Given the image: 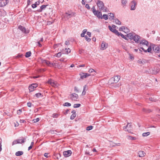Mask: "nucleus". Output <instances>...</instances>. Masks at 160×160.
Listing matches in <instances>:
<instances>
[{
	"instance_id": "1",
	"label": "nucleus",
	"mask_w": 160,
	"mask_h": 160,
	"mask_svg": "<svg viewBox=\"0 0 160 160\" xmlns=\"http://www.w3.org/2000/svg\"><path fill=\"white\" fill-rule=\"evenodd\" d=\"M126 36L131 40H133L136 43L139 42V40L141 38L139 36L132 32L127 34Z\"/></svg>"
},
{
	"instance_id": "2",
	"label": "nucleus",
	"mask_w": 160,
	"mask_h": 160,
	"mask_svg": "<svg viewBox=\"0 0 160 160\" xmlns=\"http://www.w3.org/2000/svg\"><path fill=\"white\" fill-rule=\"evenodd\" d=\"M97 4L101 11H102L103 12H105L108 11L107 8L104 6V3L102 1L99 0H98Z\"/></svg>"
},
{
	"instance_id": "3",
	"label": "nucleus",
	"mask_w": 160,
	"mask_h": 160,
	"mask_svg": "<svg viewBox=\"0 0 160 160\" xmlns=\"http://www.w3.org/2000/svg\"><path fill=\"white\" fill-rule=\"evenodd\" d=\"M92 9L93 13L95 16H96L98 18L102 19V13L98 10L96 11L94 6H93Z\"/></svg>"
},
{
	"instance_id": "4",
	"label": "nucleus",
	"mask_w": 160,
	"mask_h": 160,
	"mask_svg": "<svg viewBox=\"0 0 160 160\" xmlns=\"http://www.w3.org/2000/svg\"><path fill=\"white\" fill-rule=\"evenodd\" d=\"M130 10H134L136 8L137 2L135 0H133L130 3Z\"/></svg>"
},
{
	"instance_id": "5",
	"label": "nucleus",
	"mask_w": 160,
	"mask_h": 160,
	"mask_svg": "<svg viewBox=\"0 0 160 160\" xmlns=\"http://www.w3.org/2000/svg\"><path fill=\"white\" fill-rule=\"evenodd\" d=\"M26 139L24 138H22L21 139H18L16 140H14L12 143V145L17 144L18 143H23L25 141Z\"/></svg>"
},
{
	"instance_id": "6",
	"label": "nucleus",
	"mask_w": 160,
	"mask_h": 160,
	"mask_svg": "<svg viewBox=\"0 0 160 160\" xmlns=\"http://www.w3.org/2000/svg\"><path fill=\"white\" fill-rule=\"evenodd\" d=\"M74 16V13L72 12L68 11V12H66L64 15V17L67 19L69 18Z\"/></svg>"
},
{
	"instance_id": "7",
	"label": "nucleus",
	"mask_w": 160,
	"mask_h": 160,
	"mask_svg": "<svg viewBox=\"0 0 160 160\" xmlns=\"http://www.w3.org/2000/svg\"><path fill=\"white\" fill-rule=\"evenodd\" d=\"M48 83L54 87H57L59 85V84L56 82L54 81L52 79L49 80L48 81Z\"/></svg>"
},
{
	"instance_id": "8",
	"label": "nucleus",
	"mask_w": 160,
	"mask_h": 160,
	"mask_svg": "<svg viewBox=\"0 0 160 160\" xmlns=\"http://www.w3.org/2000/svg\"><path fill=\"white\" fill-rule=\"evenodd\" d=\"M38 86V84L37 83L32 84L29 86L28 88L30 92L33 91L35 88H36Z\"/></svg>"
},
{
	"instance_id": "9",
	"label": "nucleus",
	"mask_w": 160,
	"mask_h": 160,
	"mask_svg": "<svg viewBox=\"0 0 160 160\" xmlns=\"http://www.w3.org/2000/svg\"><path fill=\"white\" fill-rule=\"evenodd\" d=\"M160 70V69L159 68L156 67L153 68L150 71L152 73V74H157L159 71Z\"/></svg>"
},
{
	"instance_id": "10",
	"label": "nucleus",
	"mask_w": 160,
	"mask_h": 160,
	"mask_svg": "<svg viewBox=\"0 0 160 160\" xmlns=\"http://www.w3.org/2000/svg\"><path fill=\"white\" fill-rule=\"evenodd\" d=\"M70 98L73 100H77V99L78 98V95L76 94L75 93H73L72 94H71L70 95Z\"/></svg>"
},
{
	"instance_id": "11",
	"label": "nucleus",
	"mask_w": 160,
	"mask_h": 160,
	"mask_svg": "<svg viewBox=\"0 0 160 160\" xmlns=\"http://www.w3.org/2000/svg\"><path fill=\"white\" fill-rule=\"evenodd\" d=\"M160 45H155L153 47V49L155 52H159L160 50Z\"/></svg>"
},
{
	"instance_id": "12",
	"label": "nucleus",
	"mask_w": 160,
	"mask_h": 160,
	"mask_svg": "<svg viewBox=\"0 0 160 160\" xmlns=\"http://www.w3.org/2000/svg\"><path fill=\"white\" fill-rule=\"evenodd\" d=\"M72 154V152L71 150H68L67 151H65L63 152V154L65 157H68L70 156Z\"/></svg>"
},
{
	"instance_id": "13",
	"label": "nucleus",
	"mask_w": 160,
	"mask_h": 160,
	"mask_svg": "<svg viewBox=\"0 0 160 160\" xmlns=\"http://www.w3.org/2000/svg\"><path fill=\"white\" fill-rule=\"evenodd\" d=\"M18 28L23 33L26 34L29 33V31L26 30L25 28L21 26H20L18 27Z\"/></svg>"
},
{
	"instance_id": "14",
	"label": "nucleus",
	"mask_w": 160,
	"mask_h": 160,
	"mask_svg": "<svg viewBox=\"0 0 160 160\" xmlns=\"http://www.w3.org/2000/svg\"><path fill=\"white\" fill-rule=\"evenodd\" d=\"M139 43L143 45H146L148 47L149 46V43L145 39H142L139 41Z\"/></svg>"
},
{
	"instance_id": "15",
	"label": "nucleus",
	"mask_w": 160,
	"mask_h": 160,
	"mask_svg": "<svg viewBox=\"0 0 160 160\" xmlns=\"http://www.w3.org/2000/svg\"><path fill=\"white\" fill-rule=\"evenodd\" d=\"M120 77L119 76H116L114 77L113 79L112 78H111V79L110 80V81L113 80L114 82L113 83H117L118 82L119 80L120 79Z\"/></svg>"
},
{
	"instance_id": "16",
	"label": "nucleus",
	"mask_w": 160,
	"mask_h": 160,
	"mask_svg": "<svg viewBox=\"0 0 160 160\" xmlns=\"http://www.w3.org/2000/svg\"><path fill=\"white\" fill-rule=\"evenodd\" d=\"M108 27L110 30L114 33L116 35H117V34H119V32H118L117 30L115 29H114L112 28L111 26L109 25L108 26Z\"/></svg>"
},
{
	"instance_id": "17",
	"label": "nucleus",
	"mask_w": 160,
	"mask_h": 160,
	"mask_svg": "<svg viewBox=\"0 0 160 160\" xmlns=\"http://www.w3.org/2000/svg\"><path fill=\"white\" fill-rule=\"evenodd\" d=\"M8 0H1L0 2V7H3L7 4Z\"/></svg>"
},
{
	"instance_id": "18",
	"label": "nucleus",
	"mask_w": 160,
	"mask_h": 160,
	"mask_svg": "<svg viewBox=\"0 0 160 160\" xmlns=\"http://www.w3.org/2000/svg\"><path fill=\"white\" fill-rule=\"evenodd\" d=\"M108 46V44L102 41L101 45V49L103 50L105 49Z\"/></svg>"
},
{
	"instance_id": "19",
	"label": "nucleus",
	"mask_w": 160,
	"mask_h": 160,
	"mask_svg": "<svg viewBox=\"0 0 160 160\" xmlns=\"http://www.w3.org/2000/svg\"><path fill=\"white\" fill-rule=\"evenodd\" d=\"M127 127V129L125 130V131H127L131 133V131L132 130L131 124L130 123H128Z\"/></svg>"
},
{
	"instance_id": "20",
	"label": "nucleus",
	"mask_w": 160,
	"mask_h": 160,
	"mask_svg": "<svg viewBox=\"0 0 160 160\" xmlns=\"http://www.w3.org/2000/svg\"><path fill=\"white\" fill-rule=\"evenodd\" d=\"M48 6V5H42L40 7V9L37 10V11L38 12H41L43 10H45V9L46 8V7Z\"/></svg>"
},
{
	"instance_id": "21",
	"label": "nucleus",
	"mask_w": 160,
	"mask_h": 160,
	"mask_svg": "<svg viewBox=\"0 0 160 160\" xmlns=\"http://www.w3.org/2000/svg\"><path fill=\"white\" fill-rule=\"evenodd\" d=\"M80 75L81 78V79H83L90 76V74L88 73H83L82 74H81Z\"/></svg>"
},
{
	"instance_id": "22",
	"label": "nucleus",
	"mask_w": 160,
	"mask_h": 160,
	"mask_svg": "<svg viewBox=\"0 0 160 160\" xmlns=\"http://www.w3.org/2000/svg\"><path fill=\"white\" fill-rule=\"evenodd\" d=\"M88 89V86L86 85H85L83 87V91L82 93V95H84L86 93V91Z\"/></svg>"
},
{
	"instance_id": "23",
	"label": "nucleus",
	"mask_w": 160,
	"mask_h": 160,
	"mask_svg": "<svg viewBox=\"0 0 160 160\" xmlns=\"http://www.w3.org/2000/svg\"><path fill=\"white\" fill-rule=\"evenodd\" d=\"M145 154L144 152L141 151H139L138 152V156L140 157H143L145 156Z\"/></svg>"
},
{
	"instance_id": "24",
	"label": "nucleus",
	"mask_w": 160,
	"mask_h": 160,
	"mask_svg": "<svg viewBox=\"0 0 160 160\" xmlns=\"http://www.w3.org/2000/svg\"><path fill=\"white\" fill-rule=\"evenodd\" d=\"M117 35L118 36H119L120 35L122 37V38L125 39L126 40H128V38H127V36H126V35L125 36L120 32H119V34H117Z\"/></svg>"
},
{
	"instance_id": "25",
	"label": "nucleus",
	"mask_w": 160,
	"mask_h": 160,
	"mask_svg": "<svg viewBox=\"0 0 160 160\" xmlns=\"http://www.w3.org/2000/svg\"><path fill=\"white\" fill-rule=\"evenodd\" d=\"M23 154V152L22 151L17 152L15 153V155L17 156H19L22 155Z\"/></svg>"
},
{
	"instance_id": "26",
	"label": "nucleus",
	"mask_w": 160,
	"mask_h": 160,
	"mask_svg": "<svg viewBox=\"0 0 160 160\" xmlns=\"http://www.w3.org/2000/svg\"><path fill=\"white\" fill-rule=\"evenodd\" d=\"M109 18L110 20H112L114 19V14L113 13H109Z\"/></svg>"
},
{
	"instance_id": "27",
	"label": "nucleus",
	"mask_w": 160,
	"mask_h": 160,
	"mask_svg": "<svg viewBox=\"0 0 160 160\" xmlns=\"http://www.w3.org/2000/svg\"><path fill=\"white\" fill-rule=\"evenodd\" d=\"M123 29V32L126 33H127L129 32V30L127 27H124Z\"/></svg>"
},
{
	"instance_id": "28",
	"label": "nucleus",
	"mask_w": 160,
	"mask_h": 160,
	"mask_svg": "<svg viewBox=\"0 0 160 160\" xmlns=\"http://www.w3.org/2000/svg\"><path fill=\"white\" fill-rule=\"evenodd\" d=\"M87 31V30L86 29H84L82 31V32L81 34V37H84L85 36V34L86 33Z\"/></svg>"
},
{
	"instance_id": "29",
	"label": "nucleus",
	"mask_w": 160,
	"mask_h": 160,
	"mask_svg": "<svg viewBox=\"0 0 160 160\" xmlns=\"http://www.w3.org/2000/svg\"><path fill=\"white\" fill-rule=\"evenodd\" d=\"M114 22L115 23L117 24L121 25V22L118 19H116L114 20Z\"/></svg>"
},
{
	"instance_id": "30",
	"label": "nucleus",
	"mask_w": 160,
	"mask_h": 160,
	"mask_svg": "<svg viewBox=\"0 0 160 160\" xmlns=\"http://www.w3.org/2000/svg\"><path fill=\"white\" fill-rule=\"evenodd\" d=\"M31 52L30 51L26 53V55H25V57L26 58H28L31 56Z\"/></svg>"
},
{
	"instance_id": "31",
	"label": "nucleus",
	"mask_w": 160,
	"mask_h": 160,
	"mask_svg": "<svg viewBox=\"0 0 160 160\" xmlns=\"http://www.w3.org/2000/svg\"><path fill=\"white\" fill-rule=\"evenodd\" d=\"M150 134V132H147L143 133L142 135L143 137H147Z\"/></svg>"
},
{
	"instance_id": "32",
	"label": "nucleus",
	"mask_w": 160,
	"mask_h": 160,
	"mask_svg": "<svg viewBox=\"0 0 160 160\" xmlns=\"http://www.w3.org/2000/svg\"><path fill=\"white\" fill-rule=\"evenodd\" d=\"M102 17V18L104 19L105 20H107L108 18V16L106 14H104Z\"/></svg>"
},
{
	"instance_id": "33",
	"label": "nucleus",
	"mask_w": 160,
	"mask_h": 160,
	"mask_svg": "<svg viewBox=\"0 0 160 160\" xmlns=\"http://www.w3.org/2000/svg\"><path fill=\"white\" fill-rule=\"evenodd\" d=\"M127 3V0H121V3L124 6H125Z\"/></svg>"
},
{
	"instance_id": "34",
	"label": "nucleus",
	"mask_w": 160,
	"mask_h": 160,
	"mask_svg": "<svg viewBox=\"0 0 160 160\" xmlns=\"http://www.w3.org/2000/svg\"><path fill=\"white\" fill-rule=\"evenodd\" d=\"M142 111L143 112H147V113H148V112H151L152 111L150 109H145V108H143V109H142Z\"/></svg>"
},
{
	"instance_id": "35",
	"label": "nucleus",
	"mask_w": 160,
	"mask_h": 160,
	"mask_svg": "<svg viewBox=\"0 0 160 160\" xmlns=\"http://www.w3.org/2000/svg\"><path fill=\"white\" fill-rule=\"evenodd\" d=\"M93 127L92 126H90L86 128V130L87 131H89L93 128Z\"/></svg>"
},
{
	"instance_id": "36",
	"label": "nucleus",
	"mask_w": 160,
	"mask_h": 160,
	"mask_svg": "<svg viewBox=\"0 0 160 160\" xmlns=\"http://www.w3.org/2000/svg\"><path fill=\"white\" fill-rule=\"evenodd\" d=\"M63 105L64 106H71V104L69 103V102H66V103H65L63 104Z\"/></svg>"
},
{
	"instance_id": "37",
	"label": "nucleus",
	"mask_w": 160,
	"mask_h": 160,
	"mask_svg": "<svg viewBox=\"0 0 160 160\" xmlns=\"http://www.w3.org/2000/svg\"><path fill=\"white\" fill-rule=\"evenodd\" d=\"M110 145L111 146H112V147H114V146H115V145L114 144V143L113 142H110ZM119 144H120L119 143L115 144H116V145L117 146H119Z\"/></svg>"
},
{
	"instance_id": "38",
	"label": "nucleus",
	"mask_w": 160,
	"mask_h": 160,
	"mask_svg": "<svg viewBox=\"0 0 160 160\" xmlns=\"http://www.w3.org/2000/svg\"><path fill=\"white\" fill-rule=\"evenodd\" d=\"M58 115L57 113H53L52 115V117L53 118H57Z\"/></svg>"
},
{
	"instance_id": "39",
	"label": "nucleus",
	"mask_w": 160,
	"mask_h": 160,
	"mask_svg": "<svg viewBox=\"0 0 160 160\" xmlns=\"http://www.w3.org/2000/svg\"><path fill=\"white\" fill-rule=\"evenodd\" d=\"M151 50H152L151 48V47L150 46L148 48V49L147 50H146V51H145V52H149L151 51Z\"/></svg>"
},
{
	"instance_id": "40",
	"label": "nucleus",
	"mask_w": 160,
	"mask_h": 160,
	"mask_svg": "<svg viewBox=\"0 0 160 160\" xmlns=\"http://www.w3.org/2000/svg\"><path fill=\"white\" fill-rule=\"evenodd\" d=\"M81 106L80 104H75L73 105V107L74 108H78Z\"/></svg>"
},
{
	"instance_id": "41",
	"label": "nucleus",
	"mask_w": 160,
	"mask_h": 160,
	"mask_svg": "<svg viewBox=\"0 0 160 160\" xmlns=\"http://www.w3.org/2000/svg\"><path fill=\"white\" fill-rule=\"evenodd\" d=\"M45 63L48 66L51 67V63L48 61H46V62Z\"/></svg>"
},
{
	"instance_id": "42",
	"label": "nucleus",
	"mask_w": 160,
	"mask_h": 160,
	"mask_svg": "<svg viewBox=\"0 0 160 160\" xmlns=\"http://www.w3.org/2000/svg\"><path fill=\"white\" fill-rule=\"evenodd\" d=\"M35 96H36V97H37V98H39L41 96H42V94L40 93H36L35 95Z\"/></svg>"
},
{
	"instance_id": "43",
	"label": "nucleus",
	"mask_w": 160,
	"mask_h": 160,
	"mask_svg": "<svg viewBox=\"0 0 160 160\" xmlns=\"http://www.w3.org/2000/svg\"><path fill=\"white\" fill-rule=\"evenodd\" d=\"M76 116V114H72L70 117V119L71 120L73 119Z\"/></svg>"
},
{
	"instance_id": "44",
	"label": "nucleus",
	"mask_w": 160,
	"mask_h": 160,
	"mask_svg": "<svg viewBox=\"0 0 160 160\" xmlns=\"http://www.w3.org/2000/svg\"><path fill=\"white\" fill-rule=\"evenodd\" d=\"M138 63L139 64H144L145 63V62L142 60H139L138 61Z\"/></svg>"
},
{
	"instance_id": "45",
	"label": "nucleus",
	"mask_w": 160,
	"mask_h": 160,
	"mask_svg": "<svg viewBox=\"0 0 160 160\" xmlns=\"http://www.w3.org/2000/svg\"><path fill=\"white\" fill-rule=\"evenodd\" d=\"M66 48H65V49H63L62 51L61 52L62 54H67V52H66Z\"/></svg>"
},
{
	"instance_id": "46",
	"label": "nucleus",
	"mask_w": 160,
	"mask_h": 160,
	"mask_svg": "<svg viewBox=\"0 0 160 160\" xmlns=\"http://www.w3.org/2000/svg\"><path fill=\"white\" fill-rule=\"evenodd\" d=\"M84 37H85L86 40L88 42H89L91 41V39L90 38H88V37L87 35L85 36Z\"/></svg>"
},
{
	"instance_id": "47",
	"label": "nucleus",
	"mask_w": 160,
	"mask_h": 160,
	"mask_svg": "<svg viewBox=\"0 0 160 160\" xmlns=\"http://www.w3.org/2000/svg\"><path fill=\"white\" fill-rule=\"evenodd\" d=\"M22 112V109H20L18 110L17 111V113L18 115H20L21 113Z\"/></svg>"
},
{
	"instance_id": "48",
	"label": "nucleus",
	"mask_w": 160,
	"mask_h": 160,
	"mask_svg": "<svg viewBox=\"0 0 160 160\" xmlns=\"http://www.w3.org/2000/svg\"><path fill=\"white\" fill-rule=\"evenodd\" d=\"M62 53V52H59L58 53L56 54V56L58 57H60L61 56Z\"/></svg>"
},
{
	"instance_id": "49",
	"label": "nucleus",
	"mask_w": 160,
	"mask_h": 160,
	"mask_svg": "<svg viewBox=\"0 0 160 160\" xmlns=\"http://www.w3.org/2000/svg\"><path fill=\"white\" fill-rule=\"evenodd\" d=\"M39 120V119L38 118H37L36 119L33 120V121L34 122H38Z\"/></svg>"
},
{
	"instance_id": "50",
	"label": "nucleus",
	"mask_w": 160,
	"mask_h": 160,
	"mask_svg": "<svg viewBox=\"0 0 160 160\" xmlns=\"http://www.w3.org/2000/svg\"><path fill=\"white\" fill-rule=\"evenodd\" d=\"M95 72V71L92 68L90 69L88 71V72L90 73L92 72Z\"/></svg>"
},
{
	"instance_id": "51",
	"label": "nucleus",
	"mask_w": 160,
	"mask_h": 160,
	"mask_svg": "<svg viewBox=\"0 0 160 160\" xmlns=\"http://www.w3.org/2000/svg\"><path fill=\"white\" fill-rule=\"evenodd\" d=\"M60 61L62 62H65L66 60H65V59L64 58H61L59 59Z\"/></svg>"
},
{
	"instance_id": "52",
	"label": "nucleus",
	"mask_w": 160,
	"mask_h": 160,
	"mask_svg": "<svg viewBox=\"0 0 160 160\" xmlns=\"http://www.w3.org/2000/svg\"><path fill=\"white\" fill-rule=\"evenodd\" d=\"M27 106L29 107H31L32 106L31 103L30 102H28L27 103Z\"/></svg>"
},
{
	"instance_id": "53",
	"label": "nucleus",
	"mask_w": 160,
	"mask_h": 160,
	"mask_svg": "<svg viewBox=\"0 0 160 160\" xmlns=\"http://www.w3.org/2000/svg\"><path fill=\"white\" fill-rule=\"evenodd\" d=\"M85 7L86 8H87L88 9H90V7L89 6V5L88 4H87L86 5Z\"/></svg>"
},
{
	"instance_id": "54",
	"label": "nucleus",
	"mask_w": 160,
	"mask_h": 160,
	"mask_svg": "<svg viewBox=\"0 0 160 160\" xmlns=\"http://www.w3.org/2000/svg\"><path fill=\"white\" fill-rule=\"evenodd\" d=\"M66 50L67 54H68L69 53H70L71 52V50L69 48H68V49L66 48Z\"/></svg>"
},
{
	"instance_id": "55",
	"label": "nucleus",
	"mask_w": 160,
	"mask_h": 160,
	"mask_svg": "<svg viewBox=\"0 0 160 160\" xmlns=\"http://www.w3.org/2000/svg\"><path fill=\"white\" fill-rule=\"evenodd\" d=\"M87 35L89 36V37H91V33L90 32H88L87 33Z\"/></svg>"
},
{
	"instance_id": "56",
	"label": "nucleus",
	"mask_w": 160,
	"mask_h": 160,
	"mask_svg": "<svg viewBox=\"0 0 160 160\" xmlns=\"http://www.w3.org/2000/svg\"><path fill=\"white\" fill-rule=\"evenodd\" d=\"M70 42L69 41H66L65 42V44L66 45H68L69 44Z\"/></svg>"
},
{
	"instance_id": "57",
	"label": "nucleus",
	"mask_w": 160,
	"mask_h": 160,
	"mask_svg": "<svg viewBox=\"0 0 160 160\" xmlns=\"http://www.w3.org/2000/svg\"><path fill=\"white\" fill-rule=\"evenodd\" d=\"M32 8H34L37 7V6L35 4V3H34L32 5Z\"/></svg>"
},
{
	"instance_id": "58",
	"label": "nucleus",
	"mask_w": 160,
	"mask_h": 160,
	"mask_svg": "<svg viewBox=\"0 0 160 160\" xmlns=\"http://www.w3.org/2000/svg\"><path fill=\"white\" fill-rule=\"evenodd\" d=\"M74 91L75 92H79L78 90V88L76 87H74Z\"/></svg>"
},
{
	"instance_id": "59",
	"label": "nucleus",
	"mask_w": 160,
	"mask_h": 160,
	"mask_svg": "<svg viewBox=\"0 0 160 160\" xmlns=\"http://www.w3.org/2000/svg\"><path fill=\"white\" fill-rule=\"evenodd\" d=\"M124 27H122L120 28L119 30L120 31H122L123 32V29H124Z\"/></svg>"
},
{
	"instance_id": "60",
	"label": "nucleus",
	"mask_w": 160,
	"mask_h": 160,
	"mask_svg": "<svg viewBox=\"0 0 160 160\" xmlns=\"http://www.w3.org/2000/svg\"><path fill=\"white\" fill-rule=\"evenodd\" d=\"M129 137H130V139H131V140H135L136 139V138L135 137H131V136H129Z\"/></svg>"
},
{
	"instance_id": "61",
	"label": "nucleus",
	"mask_w": 160,
	"mask_h": 160,
	"mask_svg": "<svg viewBox=\"0 0 160 160\" xmlns=\"http://www.w3.org/2000/svg\"><path fill=\"white\" fill-rule=\"evenodd\" d=\"M84 1L86 2L90 3L92 1V0H84Z\"/></svg>"
},
{
	"instance_id": "62",
	"label": "nucleus",
	"mask_w": 160,
	"mask_h": 160,
	"mask_svg": "<svg viewBox=\"0 0 160 160\" xmlns=\"http://www.w3.org/2000/svg\"><path fill=\"white\" fill-rule=\"evenodd\" d=\"M14 126L15 127H18L19 125V124L17 122H16V123L14 122Z\"/></svg>"
},
{
	"instance_id": "63",
	"label": "nucleus",
	"mask_w": 160,
	"mask_h": 160,
	"mask_svg": "<svg viewBox=\"0 0 160 160\" xmlns=\"http://www.w3.org/2000/svg\"><path fill=\"white\" fill-rule=\"evenodd\" d=\"M39 4H40V1H37L35 3V4L37 6L39 5Z\"/></svg>"
},
{
	"instance_id": "64",
	"label": "nucleus",
	"mask_w": 160,
	"mask_h": 160,
	"mask_svg": "<svg viewBox=\"0 0 160 160\" xmlns=\"http://www.w3.org/2000/svg\"><path fill=\"white\" fill-rule=\"evenodd\" d=\"M47 60H44V59H42L41 60V62L42 63H45V62H46V61Z\"/></svg>"
}]
</instances>
